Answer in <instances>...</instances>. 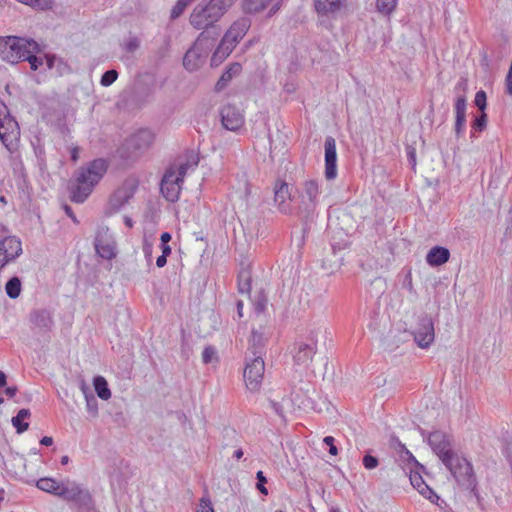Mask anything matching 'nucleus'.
I'll return each mask as SVG.
<instances>
[{"label":"nucleus","instance_id":"nucleus-45","mask_svg":"<svg viewBox=\"0 0 512 512\" xmlns=\"http://www.w3.org/2000/svg\"><path fill=\"white\" fill-rule=\"evenodd\" d=\"M362 463H363V466L367 470H372V469H375L379 465V460L375 456H372L370 454H366L363 457Z\"/></svg>","mask_w":512,"mask_h":512},{"label":"nucleus","instance_id":"nucleus-20","mask_svg":"<svg viewBox=\"0 0 512 512\" xmlns=\"http://www.w3.org/2000/svg\"><path fill=\"white\" fill-rule=\"evenodd\" d=\"M274 201L281 213L290 214L292 207L290 205L291 193L286 182H277L274 188Z\"/></svg>","mask_w":512,"mask_h":512},{"label":"nucleus","instance_id":"nucleus-35","mask_svg":"<svg viewBox=\"0 0 512 512\" xmlns=\"http://www.w3.org/2000/svg\"><path fill=\"white\" fill-rule=\"evenodd\" d=\"M5 291L9 298L16 299L21 293V281L18 277H12L5 285Z\"/></svg>","mask_w":512,"mask_h":512},{"label":"nucleus","instance_id":"nucleus-56","mask_svg":"<svg viewBox=\"0 0 512 512\" xmlns=\"http://www.w3.org/2000/svg\"><path fill=\"white\" fill-rule=\"evenodd\" d=\"M17 393V387L16 386H10L5 389V394L7 397L12 398Z\"/></svg>","mask_w":512,"mask_h":512},{"label":"nucleus","instance_id":"nucleus-23","mask_svg":"<svg viewBox=\"0 0 512 512\" xmlns=\"http://www.w3.org/2000/svg\"><path fill=\"white\" fill-rule=\"evenodd\" d=\"M455 126L454 131L457 138L465 131L467 101L464 95L458 96L455 101Z\"/></svg>","mask_w":512,"mask_h":512},{"label":"nucleus","instance_id":"nucleus-47","mask_svg":"<svg viewBox=\"0 0 512 512\" xmlns=\"http://www.w3.org/2000/svg\"><path fill=\"white\" fill-rule=\"evenodd\" d=\"M36 52H30L24 61H28L32 70H37L43 64V59L35 55Z\"/></svg>","mask_w":512,"mask_h":512},{"label":"nucleus","instance_id":"nucleus-43","mask_svg":"<svg viewBox=\"0 0 512 512\" xmlns=\"http://www.w3.org/2000/svg\"><path fill=\"white\" fill-rule=\"evenodd\" d=\"M267 305V297L266 295L261 291L258 293L254 300V308L258 313H262L265 311Z\"/></svg>","mask_w":512,"mask_h":512},{"label":"nucleus","instance_id":"nucleus-41","mask_svg":"<svg viewBox=\"0 0 512 512\" xmlns=\"http://www.w3.org/2000/svg\"><path fill=\"white\" fill-rule=\"evenodd\" d=\"M117 77L118 72L116 70H108L102 75L100 83L102 86L108 87L116 81Z\"/></svg>","mask_w":512,"mask_h":512},{"label":"nucleus","instance_id":"nucleus-42","mask_svg":"<svg viewBox=\"0 0 512 512\" xmlns=\"http://www.w3.org/2000/svg\"><path fill=\"white\" fill-rule=\"evenodd\" d=\"M188 4L183 0H177L176 4L171 9L170 18L172 20L177 19L182 15Z\"/></svg>","mask_w":512,"mask_h":512},{"label":"nucleus","instance_id":"nucleus-38","mask_svg":"<svg viewBox=\"0 0 512 512\" xmlns=\"http://www.w3.org/2000/svg\"><path fill=\"white\" fill-rule=\"evenodd\" d=\"M487 126V114L485 112L477 116L472 123L471 138L476 137L477 132H482Z\"/></svg>","mask_w":512,"mask_h":512},{"label":"nucleus","instance_id":"nucleus-24","mask_svg":"<svg viewBox=\"0 0 512 512\" xmlns=\"http://www.w3.org/2000/svg\"><path fill=\"white\" fill-rule=\"evenodd\" d=\"M409 479L411 485L417 489L422 496L428 499L431 503L438 504L440 497L425 483L418 472H411Z\"/></svg>","mask_w":512,"mask_h":512},{"label":"nucleus","instance_id":"nucleus-10","mask_svg":"<svg viewBox=\"0 0 512 512\" xmlns=\"http://www.w3.org/2000/svg\"><path fill=\"white\" fill-rule=\"evenodd\" d=\"M265 371V363L261 356L247 357L243 377L245 385L251 392L260 389Z\"/></svg>","mask_w":512,"mask_h":512},{"label":"nucleus","instance_id":"nucleus-44","mask_svg":"<svg viewBox=\"0 0 512 512\" xmlns=\"http://www.w3.org/2000/svg\"><path fill=\"white\" fill-rule=\"evenodd\" d=\"M216 350L212 346H207L204 348L202 352V361L205 364L211 363L214 359H216Z\"/></svg>","mask_w":512,"mask_h":512},{"label":"nucleus","instance_id":"nucleus-57","mask_svg":"<svg viewBox=\"0 0 512 512\" xmlns=\"http://www.w3.org/2000/svg\"><path fill=\"white\" fill-rule=\"evenodd\" d=\"M167 263V256H164V255H160L157 259H156V265L157 267L159 268H162L166 265Z\"/></svg>","mask_w":512,"mask_h":512},{"label":"nucleus","instance_id":"nucleus-31","mask_svg":"<svg viewBox=\"0 0 512 512\" xmlns=\"http://www.w3.org/2000/svg\"><path fill=\"white\" fill-rule=\"evenodd\" d=\"M233 47L221 39L211 57V66L220 65L233 51Z\"/></svg>","mask_w":512,"mask_h":512},{"label":"nucleus","instance_id":"nucleus-21","mask_svg":"<svg viewBox=\"0 0 512 512\" xmlns=\"http://www.w3.org/2000/svg\"><path fill=\"white\" fill-rule=\"evenodd\" d=\"M18 135V123L11 115L3 121H0V140L8 149H11L13 141L17 139Z\"/></svg>","mask_w":512,"mask_h":512},{"label":"nucleus","instance_id":"nucleus-17","mask_svg":"<svg viewBox=\"0 0 512 512\" xmlns=\"http://www.w3.org/2000/svg\"><path fill=\"white\" fill-rule=\"evenodd\" d=\"M221 123L230 131L239 130L245 122L242 111L235 105L226 104L220 109Z\"/></svg>","mask_w":512,"mask_h":512},{"label":"nucleus","instance_id":"nucleus-37","mask_svg":"<svg viewBox=\"0 0 512 512\" xmlns=\"http://www.w3.org/2000/svg\"><path fill=\"white\" fill-rule=\"evenodd\" d=\"M18 2L38 10H48L53 7L54 0H17Z\"/></svg>","mask_w":512,"mask_h":512},{"label":"nucleus","instance_id":"nucleus-9","mask_svg":"<svg viewBox=\"0 0 512 512\" xmlns=\"http://www.w3.org/2000/svg\"><path fill=\"white\" fill-rule=\"evenodd\" d=\"M29 324L34 335L49 341L50 333L54 327L53 313L49 309H34L29 314Z\"/></svg>","mask_w":512,"mask_h":512},{"label":"nucleus","instance_id":"nucleus-29","mask_svg":"<svg viewBox=\"0 0 512 512\" xmlns=\"http://www.w3.org/2000/svg\"><path fill=\"white\" fill-rule=\"evenodd\" d=\"M241 71H242V66L240 63L235 62V63L230 64L225 69V71L221 75L220 79L217 81V83L215 85V90L217 92L223 90L235 76L240 74Z\"/></svg>","mask_w":512,"mask_h":512},{"label":"nucleus","instance_id":"nucleus-11","mask_svg":"<svg viewBox=\"0 0 512 512\" xmlns=\"http://www.w3.org/2000/svg\"><path fill=\"white\" fill-rule=\"evenodd\" d=\"M155 139L156 134L151 129L141 128L126 140V148L132 155L140 156L151 148Z\"/></svg>","mask_w":512,"mask_h":512},{"label":"nucleus","instance_id":"nucleus-7","mask_svg":"<svg viewBox=\"0 0 512 512\" xmlns=\"http://www.w3.org/2000/svg\"><path fill=\"white\" fill-rule=\"evenodd\" d=\"M59 497L67 502L75 503L80 512H98L90 492L75 481L63 480Z\"/></svg>","mask_w":512,"mask_h":512},{"label":"nucleus","instance_id":"nucleus-63","mask_svg":"<svg viewBox=\"0 0 512 512\" xmlns=\"http://www.w3.org/2000/svg\"><path fill=\"white\" fill-rule=\"evenodd\" d=\"M143 252H144L146 257H150L151 253H152V245L148 244V243H145L144 246H143Z\"/></svg>","mask_w":512,"mask_h":512},{"label":"nucleus","instance_id":"nucleus-58","mask_svg":"<svg viewBox=\"0 0 512 512\" xmlns=\"http://www.w3.org/2000/svg\"><path fill=\"white\" fill-rule=\"evenodd\" d=\"M79 153H80V149L78 147H73L71 149V160L73 162H77L78 159H79Z\"/></svg>","mask_w":512,"mask_h":512},{"label":"nucleus","instance_id":"nucleus-12","mask_svg":"<svg viewBox=\"0 0 512 512\" xmlns=\"http://www.w3.org/2000/svg\"><path fill=\"white\" fill-rule=\"evenodd\" d=\"M138 187L135 179H126L109 198V209L111 212L120 211L134 196Z\"/></svg>","mask_w":512,"mask_h":512},{"label":"nucleus","instance_id":"nucleus-28","mask_svg":"<svg viewBox=\"0 0 512 512\" xmlns=\"http://www.w3.org/2000/svg\"><path fill=\"white\" fill-rule=\"evenodd\" d=\"M314 6L318 14L333 16L342 6V0H314Z\"/></svg>","mask_w":512,"mask_h":512},{"label":"nucleus","instance_id":"nucleus-40","mask_svg":"<svg viewBox=\"0 0 512 512\" xmlns=\"http://www.w3.org/2000/svg\"><path fill=\"white\" fill-rule=\"evenodd\" d=\"M198 165V159H196L195 157H191V160L188 159L186 162L184 163H181L177 169L176 172V177H179L180 180L183 182L184 180V177L187 173V171L190 169V168H195L197 167Z\"/></svg>","mask_w":512,"mask_h":512},{"label":"nucleus","instance_id":"nucleus-30","mask_svg":"<svg viewBox=\"0 0 512 512\" xmlns=\"http://www.w3.org/2000/svg\"><path fill=\"white\" fill-rule=\"evenodd\" d=\"M233 47L221 39L211 57V66L220 65L233 51Z\"/></svg>","mask_w":512,"mask_h":512},{"label":"nucleus","instance_id":"nucleus-22","mask_svg":"<svg viewBox=\"0 0 512 512\" xmlns=\"http://www.w3.org/2000/svg\"><path fill=\"white\" fill-rule=\"evenodd\" d=\"M272 4L269 9L268 16L272 17L280 8L279 0H243V9L246 13L256 14L266 9Z\"/></svg>","mask_w":512,"mask_h":512},{"label":"nucleus","instance_id":"nucleus-5","mask_svg":"<svg viewBox=\"0 0 512 512\" xmlns=\"http://www.w3.org/2000/svg\"><path fill=\"white\" fill-rule=\"evenodd\" d=\"M321 333L320 329H312L296 339L291 351L294 365L304 369L309 367L316 354L318 337Z\"/></svg>","mask_w":512,"mask_h":512},{"label":"nucleus","instance_id":"nucleus-25","mask_svg":"<svg viewBox=\"0 0 512 512\" xmlns=\"http://www.w3.org/2000/svg\"><path fill=\"white\" fill-rule=\"evenodd\" d=\"M267 339V334L262 328L252 330L248 348V352L252 354V357H262Z\"/></svg>","mask_w":512,"mask_h":512},{"label":"nucleus","instance_id":"nucleus-16","mask_svg":"<svg viewBox=\"0 0 512 512\" xmlns=\"http://www.w3.org/2000/svg\"><path fill=\"white\" fill-rule=\"evenodd\" d=\"M183 182L179 177H176V172L172 168L168 169L161 181L160 190L164 198L170 202H175L179 199L181 184Z\"/></svg>","mask_w":512,"mask_h":512},{"label":"nucleus","instance_id":"nucleus-15","mask_svg":"<svg viewBox=\"0 0 512 512\" xmlns=\"http://www.w3.org/2000/svg\"><path fill=\"white\" fill-rule=\"evenodd\" d=\"M428 443L442 463L446 461V458L448 459L450 456L455 454L451 448L450 439L444 432L434 431L430 433Z\"/></svg>","mask_w":512,"mask_h":512},{"label":"nucleus","instance_id":"nucleus-52","mask_svg":"<svg viewBox=\"0 0 512 512\" xmlns=\"http://www.w3.org/2000/svg\"><path fill=\"white\" fill-rule=\"evenodd\" d=\"M86 402H87L88 410L90 412H92L93 414H96L97 413V401H96V399L93 396L91 398H88L86 396Z\"/></svg>","mask_w":512,"mask_h":512},{"label":"nucleus","instance_id":"nucleus-61","mask_svg":"<svg viewBox=\"0 0 512 512\" xmlns=\"http://www.w3.org/2000/svg\"><path fill=\"white\" fill-rule=\"evenodd\" d=\"M46 64L49 69H51L54 66L55 56L54 55H46Z\"/></svg>","mask_w":512,"mask_h":512},{"label":"nucleus","instance_id":"nucleus-59","mask_svg":"<svg viewBox=\"0 0 512 512\" xmlns=\"http://www.w3.org/2000/svg\"><path fill=\"white\" fill-rule=\"evenodd\" d=\"M172 236L169 232H163L160 236L161 244H168Z\"/></svg>","mask_w":512,"mask_h":512},{"label":"nucleus","instance_id":"nucleus-8","mask_svg":"<svg viewBox=\"0 0 512 512\" xmlns=\"http://www.w3.org/2000/svg\"><path fill=\"white\" fill-rule=\"evenodd\" d=\"M213 42L207 39L206 33H200L193 46L184 55L183 66L185 69L191 72L199 69L205 62Z\"/></svg>","mask_w":512,"mask_h":512},{"label":"nucleus","instance_id":"nucleus-26","mask_svg":"<svg viewBox=\"0 0 512 512\" xmlns=\"http://www.w3.org/2000/svg\"><path fill=\"white\" fill-rule=\"evenodd\" d=\"M449 258L450 251L447 248L434 246L428 251L426 255V262L432 267H437L448 262Z\"/></svg>","mask_w":512,"mask_h":512},{"label":"nucleus","instance_id":"nucleus-64","mask_svg":"<svg viewBox=\"0 0 512 512\" xmlns=\"http://www.w3.org/2000/svg\"><path fill=\"white\" fill-rule=\"evenodd\" d=\"M64 209H65L66 214H67V215H68V216H69V217H70L74 222H76V217H75V215H74V213H73V211H72L71 207H70V206H68V205H65Z\"/></svg>","mask_w":512,"mask_h":512},{"label":"nucleus","instance_id":"nucleus-27","mask_svg":"<svg viewBox=\"0 0 512 512\" xmlns=\"http://www.w3.org/2000/svg\"><path fill=\"white\" fill-rule=\"evenodd\" d=\"M95 249L98 255L103 259L110 260L116 256L114 242L104 240L99 234L95 238Z\"/></svg>","mask_w":512,"mask_h":512},{"label":"nucleus","instance_id":"nucleus-49","mask_svg":"<svg viewBox=\"0 0 512 512\" xmlns=\"http://www.w3.org/2000/svg\"><path fill=\"white\" fill-rule=\"evenodd\" d=\"M140 47V41L137 37L129 38L125 43V50L127 52H134Z\"/></svg>","mask_w":512,"mask_h":512},{"label":"nucleus","instance_id":"nucleus-51","mask_svg":"<svg viewBox=\"0 0 512 512\" xmlns=\"http://www.w3.org/2000/svg\"><path fill=\"white\" fill-rule=\"evenodd\" d=\"M323 442L329 446V453L333 456L337 455L338 449L334 445V438L332 436H326Z\"/></svg>","mask_w":512,"mask_h":512},{"label":"nucleus","instance_id":"nucleus-54","mask_svg":"<svg viewBox=\"0 0 512 512\" xmlns=\"http://www.w3.org/2000/svg\"><path fill=\"white\" fill-rule=\"evenodd\" d=\"M407 156L409 163L412 165L413 168L416 166V152L414 148H408Z\"/></svg>","mask_w":512,"mask_h":512},{"label":"nucleus","instance_id":"nucleus-32","mask_svg":"<svg viewBox=\"0 0 512 512\" xmlns=\"http://www.w3.org/2000/svg\"><path fill=\"white\" fill-rule=\"evenodd\" d=\"M31 415L29 409H20L16 416L11 419L12 425L15 427L18 434L24 433L29 428V423L24 420Z\"/></svg>","mask_w":512,"mask_h":512},{"label":"nucleus","instance_id":"nucleus-46","mask_svg":"<svg viewBox=\"0 0 512 512\" xmlns=\"http://www.w3.org/2000/svg\"><path fill=\"white\" fill-rule=\"evenodd\" d=\"M486 99H487L486 93L483 90L478 91L475 95L474 102H475V105L481 111V113H483L486 108Z\"/></svg>","mask_w":512,"mask_h":512},{"label":"nucleus","instance_id":"nucleus-19","mask_svg":"<svg viewBox=\"0 0 512 512\" xmlns=\"http://www.w3.org/2000/svg\"><path fill=\"white\" fill-rule=\"evenodd\" d=\"M325 178L333 180L337 176V152L336 141L333 137L328 136L325 139Z\"/></svg>","mask_w":512,"mask_h":512},{"label":"nucleus","instance_id":"nucleus-48","mask_svg":"<svg viewBox=\"0 0 512 512\" xmlns=\"http://www.w3.org/2000/svg\"><path fill=\"white\" fill-rule=\"evenodd\" d=\"M256 479H257V489L263 494V495H267L268 494V490L267 488L265 487V484L267 483V479L266 477L264 476L263 472L262 471H258L257 474H256Z\"/></svg>","mask_w":512,"mask_h":512},{"label":"nucleus","instance_id":"nucleus-55","mask_svg":"<svg viewBox=\"0 0 512 512\" xmlns=\"http://www.w3.org/2000/svg\"><path fill=\"white\" fill-rule=\"evenodd\" d=\"M270 406L275 411L276 414H278L282 418L284 417L282 406L279 403L271 401Z\"/></svg>","mask_w":512,"mask_h":512},{"label":"nucleus","instance_id":"nucleus-36","mask_svg":"<svg viewBox=\"0 0 512 512\" xmlns=\"http://www.w3.org/2000/svg\"><path fill=\"white\" fill-rule=\"evenodd\" d=\"M251 290V276L247 270H242L238 275V291L241 294H248Z\"/></svg>","mask_w":512,"mask_h":512},{"label":"nucleus","instance_id":"nucleus-3","mask_svg":"<svg viewBox=\"0 0 512 512\" xmlns=\"http://www.w3.org/2000/svg\"><path fill=\"white\" fill-rule=\"evenodd\" d=\"M38 44L16 36L0 37V57L2 60L16 64L24 61L30 52H37Z\"/></svg>","mask_w":512,"mask_h":512},{"label":"nucleus","instance_id":"nucleus-60","mask_svg":"<svg viewBox=\"0 0 512 512\" xmlns=\"http://www.w3.org/2000/svg\"><path fill=\"white\" fill-rule=\"evenodd\" d=\"M40 444H41V445H44V446H51V445L53 444V439H52V437L44 436V437L40 440Z\"/></svg>","mask_w":512,"mask_h":512},{"label":"nucleus","instance_id":"nucleus-50","mask_svg":"<svg viewBox=\"0 0 512 512\" xmlns=\"http://www.w3.org/2000/svg\"><path fill=\"white\" fill-rule=\"evenodd\" d=\"M198 512H214L210 499L202 498L200 500Z\"/></svg>","mask_w":512,"mask_h":512},{"label":"nucleus","instance_id":"nucleus-18","mask_svg":"<svg viewBox=\"0 0 512 512\" xmlns=\"http://www.w3.org/2000/svg\"><path fill=\"white\" fill-rule=\"evenodd\" d=\"M250 27L251 20L248 17H240L233 22L222 37V40L235 48L240 40L246 35Z\"/></svg>","mask_w":512,"mask_h":512},{"label":"nucleus","instance_id":"nucleus-2","mask_svg":"<svg viewBox=\"0 0 512 512\" xmlns=\"http://www.w3.org/2000/svg\"><path fill=\"white\" fill-rule=\"evenodd\" d=\"M108 169V163L102 158L90 161L81 166L75 176V181L69 185L70 199L74 203H83L100 182Z\"/></svg>","mask_w":512,"mask_h":512},{"label":"nucleus","instance_id":"nucleus-34","mask_svg":"<svg viewBox=\"0 0 512 512\" xmlns=\"http://www.w3.org/2000/svg\"><path fill=\"white\" fill-rule=\"evenodd\" d=\"M94 389L99 398L108 400L111 397V391L108 387L106 379L102 376H96L93 380Z\"/></svg>","mask_w":512,"mask_h":512},{"label":"nucleus","instance_id":"nucleus-39","mask_svg":"<svg viewBox=\"0 0 512 512\" xmlns=\"http://www.w3.org/2000/svg\"><path fill=\"white\" fill-rule=\"evenodd\" d=\"M396 5L397 0H377L376 2L377 11L388 16L395 10Z\"/></svg>","mask_w":512,"mask_h":512},{"label":"nucleus","instance_id":"nucleus-4","mask_svg":"<svg viewBox=\"0 0 512 512\" xmlns=\"http://www.w3.org/2000/svg\"><path fill=\"white\" fill-rule=\"evenodd\" d=\"M320 182L315 179L305 180L298 191V213L306 222L312 220L321 197Z\"/></svg>","mask_w":512,"mask_h":512},{"label":"nucleus","instance_id":"nucleus-53","mask_svg":"<svg viewBox=\"0 0 512 512\" xmlns=\"http://www.w3.org/2000/svg\"><path fill=\"white\" fill-rule=\"evenodd\" d=\"M10 116L8 107L5 105V103L0 99V121H3L7 117Z\"/></svg>","mask_w":512,"mask_h":512},{"label":"nucleus","instance_id":"nucleus-13","mask_svg":"<svg viewBox=\"0 0 512 512\" xmlns=\"http://www.w3.org/2000/svg\"><path fill=\"white\" fill-rule=\"evenodd\" d=\"M412 333L416 344L420 348H428L433 343L435 338L434 323L432 318L428 314L420 315Z\"/></svg>","mask_w":512,"mask_h":512},{"label":"nucleus","instance_id":"nucleus-62","mask_svg":"<svg viewBox=\"0 0 512 512\" xmlns=\"http://www.w3.org/2000/svg\"><path fill=\"white\" fill-rule=\"evenodd\" d=\"M162 254L164 256H169L171 254V247L168 244H161Z\"/></svg>","mask_w":512,"mask_h":512},{"label":"nucleus","instance_id":"nucleus-33","mask_svg":"<svg viewBox=\"0 0 512 512\" xmlns=\"http://www.w3.org/2000/svg\"><path fill=\"white\" fill-rule=\"evenodd\" d=\"M61 484L62 481L58 482L53 478H41L37 481L36 486L42 491L48 492L59 497Z\"/></svg>","mask_w":512,"mask_h":512},{"label":"nucleus","instance_id":"nucleus-14","mask_svg":"<svg viewBox=\"0 0 512 512\" xmlns=\"http://www.w3.org/2000/svg\"><path fill=\"white\" fill-rule=\"evenodd\" d=\"M22 254V243L16 236H7L0 240V272Z\"/></svg>","mask_w":512,"mask_h":512},{"label":"nucleus","instance_id":"nucleus-1","mask_svg":"<svg viewBox=\"0 0 512 512\" xmlns=\"http://www.w3.org/2000/svg\"><path fill=\"white\" fill-rule=\"evenodd\" d=\"M235 0H202L192 10L189 16L190 25L206 33L207 39L215 41L221 31L216 23L232 6Z\"/></svg>","mask_w":512,"mask_h":512},{"label":"nucleus","instance_id":"nucleus-6","mask_svg":"<svg viewBox=\"0 0 512 512\" xmlns=\"http://www.w3.org/2000/svg\"><path fill=\"white\" fill-rule=\"evenodd\" d=\"M446 468L451 472L457 483L467 489L478 498L477 493V480L473 471L472 464L464 457L459 456L457 453L446 458L443 463Z\"/></svg>","mask_w":512,"mask_h":512}]
</instances>
